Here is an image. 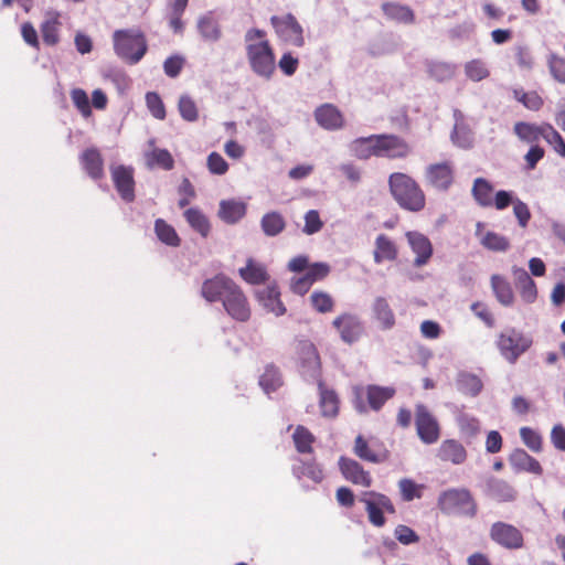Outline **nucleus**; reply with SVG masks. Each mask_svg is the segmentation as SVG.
<instances>
[{
    "mask_svg": "<svg viewBox=\"0 0 565 565\" xmlns=\"http://www.w3.org/2000/svg\"><path fill=\"white\" fill-rule=\"evenodd\" d=\"M498 349L501 355L511 364L529 350L532 340L515 329L507 330L499 335Z\"/></svg>",
    "mask_w": 565,
    "mask_h": 565,
    "instance_id": "obj_6",
    "label": "nucleus"
},
{
    "mask_svg": "<svg viewBox=\"0 0 565 565\" xmlns=\"http://www.w3.org/2000/svg\"><path fill=\"white\" fill-rule=\"evenodd\" d=\"M259 301L263 306L276 316L282 313V305L280 301V291L277 286H268L257 292Z\"/></svg>",
    "mask_w": 565,
    "mask_h": 565,
    "instance_id": "obj_34",
    "label": "nucleus"
},
{
    "mask_svg": "<svg viewBox=\"0 0 565 565\" xmlns=\"http://www.w3.org/2000/svg\"><path fill=\"white\" fill-rule=\"evenodd\" d=\"M451 139L457 146L461 148H468L472 143V136L470 131L459 125L455 126Z\"/></svg>",
    "mask_w": 565,
    "mask_h": 565,
    "instance_id": "obj_64",
    "label": "nucleus"
},
{
    "mask_svg": "<svg viewBox=\"0 0 565 565\" xmlns=\"http://www.w3.org/2000/svg\"><path fill=\"white\" fill-rule=\"evenodd\" d=\"M472 196L476 202L483 207L492 206L493 204V186L484 178H477L472 185Z\"/></svg>",
    "mask_w": 565,
    "mask_h": 565,
    "instance_id": "obj_33",
    "label": "nucleus"
},
{
    "mask_svg": "<svg viewBox=\"0 0 565 565\" xmlns=\"http://www.w3.org/2000/svg\"><path fill=\"white\" fill-rule=\"evenodd\" d=\"M394 535L404 545L414 544L419 541V536L411 527L403 524L395 527Z\"/></svg>",
    "mask_w": 565,
    "mask_h": 565,
    "instance_id": "obj_61",
    "label": "nucleus"
},
{
    "mask_svg": "<svg viewBox=\"0 0 565 565\" xmlns=\"http://www.w3.org/2000/svg\"><path fill=\"white\" fill-rule=\"evenodd\" d=\"M398 249L393 239L384 234L376 236L374 242V262L382 264L384 262H394L397 258Z\"/></svg>",
    "mask_w": 565,
    "mask_h": 565,
    "instance_id": "obj_24",
    "label": "nucleus"
},
{
    "mask_svg": "<svg viewBox=\"0 0 565 565\" xmlns=\"http://www.w3.org/2000/svg\"><path fill=\"white\" fill-rule=\"evenodd\" d=\"M513 214L516 217L519 225L521 227H526L531 218V213L529 206L520 199H515L513 202Z\"/></svg>",
    "mask_w": 565,
    "mask_h": 565,
    "instance_id": "obj_63",
    "label": "nucleus"
},
{
    "mask_svg": "<svg viewBox=\"0 0 565 565\" xmlns=\"http://www.w3.org/2000/svg\"><path fill=\"white\" fill-rule=\"evenodd\" d=\"M415 425L417 435L424 444L431 445L439 439V424L428 408L422 404L416 406Z\"/></svg>",
    "mask_w": 565,
    "mask_h": 565,
    "instance_id": "obj_8",
    "label": "nucleus"
},
{
    "mask_svg": "<svg viewBox=\"0 0 565 565\" xmlns=\"http://www.w3.org/2000/svg\"><path fill=\"white\" fill-rule=\"evenodd\" d=\"M405 237L412 252L416 255L414 264L417 267L427 264L433 255V245L429 238L418 231H408L405 233Z\"/></svg>",
    "mask_w": 565,
    "mask_h": 565,
    "instance_id": "obj_15",
    "label": "nucleus"
},
{
    "mask_svg": "<svg viewBox=\"0 0 565 565\" xmlns=\"http://www.w3.org/2000/svg\"><path fill=\"white\" fill-rule=\"evenodd\" d=\"M458 390L466 395L477 396L482 390L481 380L470 373H461L457 380Z\"/></svg>",
    "mask_w": 565,
    "mask_h": 565,
    "instance_id": "obj_43",
    "label": "nucleus"
},
{
    "mask_svg": "<svg viewBox=\"0 0 565 565\" xmlns=\"http://www.w3.org/2000/svg\"><path fill=\"white\" fill-rule=\"evenodd\" d=\"M390 191L398 205L411 212H419L425 207L426 198L418 183L409 175L401 172L388 178Z\"/></svg>",
    "mask_w": 565,
    "mask_h": 565,
    "instance_id": "obj_2",
    "label": "nucleus"
},
{
    "mask_svg": "<svg viewBox=\"0 0 565 565\" xmlns=\"http://www.w3.org/2000/svg\"><path fill=\"white\" fill-rule=\"evenodd\" d=\"M178 109L181 117L189 122L196 121L199 109L195 102L189 95H182L178 102Z\"/></svg>",
    "mask_w": 565,
    "mask_h": 565,
    "instance_id": "obj_47",
    "label": "nucleus"
},
{
    "mask_svg": "<svg viewBox=\"0 0 565 565\" xmlns=\"http://www.w3.org/2000/svg\"><path fill=\"white\" fill-rule=\"evenodd\" d=\"M146 104L150 114L159 120H163L167 116L166 106L156 92H149L146 94Z\"/></svg>",
    "mask_w": 565,
    "mask_h": 565,
    "instance_id": "obj_52",
    "label": "nucleus"
},
{
    "mask_svg": "<svg viewBox=\"0 0 565 565\" xmlns=\"http://www.w3.org/2000/svg\"><path fill=\"white\" fill-rule=\"evenodd\" d=\"M438 457L444 461L461 465L467 459V451L459 441L447 439L441 443L438 449Z\"/></svg>",
    "mask_w": 565,
    "mask_h": 565,
    "instance_id": "obj_26",
    "label": "nucleus"
},
{
    "mask_svg": "<svg viewBox=\"0 0 565 565\" xmlns=\"http://www.w3.org/2000/svg\"><path fill=\"white\" fill-rule=\"evenodd\" d=\"M339 467H340V470H341L343 477L347 480H349L355 484H360L362 487L371 486V482H372L371 476L355 460H352V459H349L345 457H341L339 459Z\"/></svg>",
    "mask_w": 565,
    "mask_h": 565,
    "instance_id": "obj_21",
    "label": "nucleus"
},
{
    "mask_svg": "<svg viewBox=\"0 0 565 565\" xmlns=\"http://www.w3.org/2000/svg\"><path fill=\"white\" fill-rule=\"evenodd\" d=\"M285 43L295 46L303 45V30L298 21L290 14L285 15Z\"/></svg>",
    "mask_w": 565,
    "mask_h": 565,
    "instance_id": "obj_41",
    "label": "nucleus"
},
{
    "mask_svg": "<svg viewBox=\"0 0 565 565\" xmlns=\"http://www.w3.org/2000/svg\"><path fill=\"white\" fill-rule=\"evenodd\" d=\"M457 424L460 433L466 437H475L480 431L479 420L469 414H459L457 416Z\"/></svg>",
    "mask_w": 565,
    "mask_h": 565,
    "instance_id": "obj_48",
    "label": "nucleus"
},
{
    "mask_svg": "<svg viewBox=\"0 0 565 565\" xmlns=\"http://www.w3.org/2000/svg\"><path fill=\"white\" fill-rule=\"evenodd\" d=\"M310 305L319 313H329L333 311L334 300L330 294L321 290L313 291L310 297Z\"/></svg>",
    "mask_w": 565,
    "mask_h": 565,
    "instance_id": "obj_45",
    "label": "nucleus"
},
{
    "mask_svg": "<svg viewBox=\"0 0 565 565\" xmlns=\"http://www.w3.org/2000/svg\"><path fill=\"white\" fill-rule=\"evenodd\" d=\"M79 162L92 179L100 180L104 177V159L97 148L85 149L79 156Z\"/></svg>",
    "mask_w": 565,
    "mask_h": 565,
    "instance_id": "obj_20",
    "label": "nucleus"
},
{
    "mask_svg": "<svg viewBox=\"0 0 565 565\" xmlns=\"http://www.w3.org/2000/svg\"><path fill=\"white\" fill-rule=\"evenodd\" d=\"M520 436L522 441L534 452L542 450V437L541 435L530 427H522L520 429Z\"/></svg>",
    "mask_w": 565,
    "mask_h": 565,
    "instance_id": "obj_56",
    "label": "nucleus"
},
{
    "mask_svg": "<svg viewBox=\"0 0 565 565\" xmlns=\"http://www.w3.org/2000/svg\"><path fill=\"white\" fill-rule=\"evenodd\" d=\"M547 66L552 77L559 84H565V58L555 53L547 55Z\"/></svg>",
    "mask_w": 565,
    "mask_h": 565,
    "instance_id": "obj_49",
    "label": "nucleus"
},
{
    "mask_svg": "<svg viewBox=\"0 0 565 565\" xmlns=\"http://www.w3.org/2000/svg\"><path fill=\"white\" fill-rule=\"evenodd\" d=\"M301 374L307 381L321 380V364L318 352L312 343L305 342L301 349Z\"/></svg>",
    "mask_w": 565,
    "mask_h": 565,
    "instance_id": "obj_16",
    "label": "nucleus"
},
{
    "mask_svg": "<svg viewBox=\"0 0 565 565\" xmlns=\"http://www.w3.org/2000/svg\"><path fill=\"white\" fill-rule=\"evenodd\" d=\"M241 277L248 284L258 285L267 280L266 268L253 259H248L246 266L239 269Z\"/></svg>",
    "mask_w": 565,
    "mask_h": 565,
    "instance_id": "obj_37",
    "label": "nucleus"
},
{
    "mask_svg": "<svg viewBox=\"0 0 565 565\" xmlns=\"http://www.w3.org/2000/svg\"><path fill=\"white\" fill-rule=\"evenodd\" d=\"M234 284L235 282L224 274H217L203 281L201 295L209 302H215L218 300L223 302L228 290Z\"/></svg>",
    "mask_w": 565,
    "mask_h": 565,
    "instance_id": "obj_13",
    "label": "nucleus"
},
{
    "mask_svg": "<svg viewBox=\"0 0 565 565\" xmlns=\"http://www.w3.org/2000/svg\"><path fill=\"white\" fill-rule=\"evenodd\" d=\"M513 129L518 138L527 143H534L539 141L542 134V125H535L524 121L516 122Z\"/></svg>",
    "mask_w": 565,
    "mask_h": 565,
    "instance_id": "obj_42",
    "label": "nucleus"
},
{
    "mask_svg": "<svg viewBox=\"0 0 565 565\" xmlns=\"http://www.w3.org/2000/svg\"><path fill=\"white\" fill-rule=\"evenodd\" d=\"M259 384L266 394L277 391L280 387L278 369L273 365L267 366L260 376Z\"/></svg>",
    "mask_w": 565,
    "mask_h": 565,
    "instance_id": "obj_46",
    "label": "nucleus"
},
{
    "mask_svg": "<svg viewBox=\"0 0 565 565\" xmlns=\"http://www.w3.org/2000/svg\"><path fill=\"white\" fill-rule=\"evenodd\" d=\"M246 214V205L243 202L230 200L220 203L218 217L227 224L238 222Z\"/></svg>",
    "mask_w": 565,
    "mask_h": 565,
    "instance_id": "obj_31",
    "label": "nucleus"
},
{
    "mask_svg": "<svg viewBox=\"0 0 565 565\" xmlns=\"http://www.w3.org/2000/svg\"><path fill=\"white\" fill-rule=\"evenodd\" d=\"M245 43L254 72L263 76H269L275 70V57L266 39V33L259 29H250L245 34Z\"/></svg>",
    "mask_w": 565,
    "mask_h": 565,
    "instance_id": "obj_1",
    "label": "nucleus"
},
{
    "mask_svg": "<svg viewBox=\"0 0 565 565\" xmlns=\"http://www.w3.org/2000/svg\"><path fill=\"white\" fill-rule=\"evenodd\" d=\"M114 51L128 64H137L147 53L145 34L139 30H116L113 34Z\"/></svg>",
    "mask_w": 565,
    "mask_h": 565,
    "instance_id": "obj_3",
    "label": "nucleus"
},
{
    "mask_svg": "<svg viewBox=\"0 0 565 565\" xmlns=\"http://www.w3.org/2000/svg\"><path fill=\"white\" fill-rule=\"evenodd\" d=\"M354 452L359 458L363 460L370 462L380 461L379 456L373 450L370 449L367 443L363 439L362 436H358L355 438Z\"/></svg>",
    "mask_w": 565,
    "mask_h": 565,
    "instance_id": "obj_58",
    "label": "nucleus"
},
{
    "mask_svg": "<svg viewBox=\"0 0 565 565\" xmlns=\"http://www.w3.org/2000/svg\"><path fill=\"white\" fill-rule=\"evenodd\" d=\"M305 225L302 232L307 235H312L321 231L323 222L320 218L319 212L310 210L305 214Z\"/></svg>",
    "mask_w": 565,
    "mask_h": 565,
    "instance_id": "obj_57",
    "label": "nucleus"
},
{
    "mask_svg": "<svg viewBox=\"0 0 565 565\" xmlns=\"http://www.w3.org/2000/svg\"><path fill=\"white\" fill-rule=\"evenodd\" d=\"M353 394L354 408L360 414H365L367 412V405L363 401L364 396L369 402L370 408L377 412L395 395V388L392 386L379 385H367L366 387L356 386L353 388Z\"/></svg>",
    "mask_w": 565,
    "mask_h": 565,
    "instance_id": "obj_4",
    "label": "nucleus"
},
{
    "mask_svg": "<svg viewBox=\"0 0 565 565\" xmlns=\"http://www.w3.org/2000/svg\"><path fill=\"white\" fill-rule=\"evenodd\" d=\"M186 222L201 236L207 237L211 232V223L206 215L198 207H190L183 213Z\"/></svg>",
    "mask_w": 565,
    "mask_h": 565,
    "instance_id": "obj_32",
    "label": "nucleus"
},
{
    "mask_svg": "<svg viewBox=\"0 0 565 565\" xmlns=\"http://www.w3.org/2000/svg\"><path fill=\"white\" fill-rule=\"evenodd\" d=\"M71 98L74 106L78 109L83 117L87 118L92 115V108L86 92L82 88H74L71 92Z\"/></svg>",
    "mask_w": 565,
    "mask_h": 565,
    "instance_id": "obj_53",
    "label": "nucleus"
},
{
    "mask_svg": "<svg viewBox=\"0 0 565 565\" xmlns=\"http://www.w3.org/2000/svg\"><path fill=\"white\" fill-rule=\"evenodd\" d=\"M377 136L356 138L350 142L349 149L352 156L359 159H369L372 156L377 157Z\"/></svg>",
    "mask_w": 565,
    "mask_h": 565,
    "instance_id": "obj_29",
    "label": "nucleus"
},
{
    "mask_svg": "<svg viewBox=\"0 0 565 565\" xmlns=\"http://www.w3.org/2000/svg\"><path fill=\"white\" fill-rule=\"evenodd\" d=\"M154 233L158 239L168 246L178 247L181 244V238L174 227L163 218L154 221Z\"/></svg>",
    "mask_w": 565,
    "mask_h": 565,
    "instance_id": "obj_36",
    "label": "nucleus"
},
{
    "mask_svg": "<svg viewBox=\"0 0 565 565\" xmlns=\"http://www.w3.org/2000/svg\"><path fill=\"white\" fill-rule=\"evenodd\" d=\"M360 501L364 503L369 521L377 527L385 524L384 512H395L390 498L379 492L366 491L361 495Z\"/></svg>",
    "mask_w": 565,
    "mask_h": 565,
    "instance_id": "obj_7",
    "label": "nucleus"
},
{
    "mask_svg": "<svg viewBox=\"0 0 565 565\" xmlns=\"http://www.w3.org/2000/svg\"><path fill=\"white\" fill-rule=\"evenodd\" d=\"M371 317L381 330H391L395 326V315L388 300L376 297L371 305Z\"/></svg>",
    "mask_w": 565,
    "mask_h": 565,
    "instance_id": "obj_19",
    "label": "nucleus"
},
{
    "mask_svg": "<svg viewBox=\"0 0 565 565\" xmlns=\"http://www.w3.org/2000/svg\"><path fill=\"white\" fill-rule=\"evenodd\" d=\"M438 507L447 514L472 516L476 513V504L467 489H449L444 491L438 498Z\"/></svg>",
    "mask_w": 565,
    "mask_h": 565,
    "instance_id": "obj_5",
    "label": "nucleus"
},
{
    "mask_svg": "<svg viewBox=\"0 0 565 565\" xmlns=\"http://www.w3.org/2000/svg\"><path fill=\"white\" fill-rule=\"evenodd\" d=\"M207 168L213 174H224L228 170V164L218 152H211L207 157Z\"/></svg>",
    "mask_w": 565,
    "mask_h": 565,
    "instance_id": "obj_60",
    "label": "nucleus"
},
{
    "mask_svg": "<svg viewBox=\"0 0 565 565\" xmlns=\"http://www.w3.org/2000/svg\"><path fill=\"white\" fill-rule=\"evenodd\" d=\"M319 407L321 415L334 418L339 413V397L337 393L327 387L322 380H318Z\"/></svg>",
    "mask_w": 565,
    "mask_h": 565,
    "instance_id": "obj_22",
    "label": "nucleus"
},
{
    "mask_svg": "<svg viewBox=\"0 0 565 565\" xmlns=\"http://www.w3.org/2000/svg\"><path fill=\"white\" fill-rule=\"evenodd\" d=\"M294 472L298 478L306 476L315 482H321L324 477L321 467L315 462L303 463L300 467H295Z\"/></svg>",
    "mask_w": 565,
    "mask_h": 565,
    "instance_id": "obj_55",
    "label": "nucleus"
},
{
    "mask_svg": "<svg viewBox=\"0 0 565 565\" xmlns=\"http://www.w3.org/2000/svg\"><path fill=\"white\" fill-rule=\"evenodd\" d=\"M184 63L185 61L182 56L173 55L168 57L163 63L166 75L169 77H177L181 73Z\"/></svg>",
    "mask_w": 565,
    "mask_h": 565,
    "instance_id": "obj_62",
    "label": "nucleus"
},
{
    "mask_svg": "<svg viewBox=\"0 0 565 565\" xmlns=\"http://www.w3.org/2000/svg\"><path fill=\"white\" fill-rule=\"evenodd\" d=\"M476 236L479 238L480 244L492 252H505L510 247V242L507 237L490 231H484L482 223H477Z\"/></svg>",
    "mask_w": 565,
    "mask_h": 565,
    "instance_id": "obj_23",
    "label": "nucleus"
},
{
    "mask_svg": "<svg viewBox=\"0 0 565 565\" xmlns=\"http://www.w3.org/2000/svg\"><path fill=\"white\" fill-rule=\"evenodd\" d=\"M198 26L201 35L205 40L216 41L221 36V30L217 22L210 17H203L200 19Z\"/></svg>",
    "mask_w": 565,
    "mask_h": 565,
    "instance_id": "obj_51",
    "label": "nucleus"
},
{
    "mask_svg": "<svg viewBox=\"0 0 565 565\" xmlns=\"http://www.w3.org/2000/svg\"><path fill=\"white\" fill-rule=\"evenodd\" d=\"M288 430H291V441L299 454H311L312 445L316 441L313 434L305 426L298 425L296 427L289 426Z\"/></svg>",
    "mask_w": 565,
    "mask_h": 565,
    "instance_id": "obj_28",
    "label": "nucleus"
},
{
    "mask_svg": "<svg viewBox=\"0 0 565 565\" xmlns=\"http://www.w3.org/2000/svg\"><path fill=\"white\" fill-rule=\"evenodd\" d=\"M382 10L385 17L402 24H412L415 20L413 10L405 4L398 2H384Z\"/></svg>",
    "mask_w": 565,
    "mask_h": 565,
    "instance_id": "obj_30",
    "label": "nucleus"
},
{
    "mask_svg": "<svg viewBox=\"0 0 565 565\" xmlns=\"http://www.w3.org/2000/svg\"><path fill=\"white\" fill-rule=\"evenodd\" d=\"M330 273V266L327 263H313L310 264L305 275L311 284L322 280Z\"/></svg>",
    "mask_w": 565,
    "mask_h": 565,
    "instance_id": "obj_59",
    "label": "nucleus"
},
{
    "mask_svg": "<svg viewBox=\"0 0 565 565\" xmlns=\"http://www.w3.org/2000/svg\"><path fill=\"white\" fill-rule=\"evenodd\" d=\"M262 227L266 235L275 236L282 230V218L278 213H268L262 220Z\"/></svg>",
    "mask_w": 565,
    "mask_h": 565,
    "instance_id": "obj_54",
    "label": "nucleus"
},
{
    "mask_svg": "<svg viewBox=\"0 0 565 565\" xmlns=\"http://www.w3.org/2000/svg\"><path fill=\"white\" fill-rule=\"evenodd\" d=\"M60 13L56 11H49L45 14L44 21L40 25L43 42L49 46H54L60 42Z\"/></svg>",
    "mask_w": 565,
    "mask_h": 565,
    "instance_id": "obj_25",
    "label": "nucleus"
},
{
    "mask_svg": "<svg viewBox=\"0 0 565 565\" xmlns=\"http://www.w3.org/2000/svg\"><path fill=\"white\" fill-rule=\"evenodd\" d=\"M111 178L120 198L126 202H132L135 200L134 170L124 166L116 167L111 171Z\"/></svg>",
    "mask_w": 565,
    "mask_h": 565,
    "instance_id": "obj_17",
    "label": "nucleus"
},
{
    "mask_svg": "<svg viewBox=\"0 0 565 565\" xmlns=\"http://www.w3.org/2000/svg\"><path fill=\"white\" fill-rule=\"evenodd\" d=\"M332 326L338 331L341 340L348 344L356 342L364 331L360 318L348 312L335 317L332 321Z\"/></svg>",
    "mask_w": 565,
    "mask_h": 565,
    "instance_id": "obj_10",
    "label": "nucleus"
},
{
    "mask_svg": "<svg viewBox=\"0 0 565 565\" xmlns=\"http://www.w3.org/2000/svg\"><path fill=\"white\" fill-rule=\"evenodd\" d=\"M426 182L436 190L447 191L454 182V166L449 161L433 163L425 169Z\"/></svg>",
    "mask_w": 565,
    "mask_h": 565,
    "instance_id": "obj_11",
    "label": "nucleus"
},
{
    "mask_svg": "<svg viewBox=\"0 0 565 565\" xmlns=\"http://www.w3.org/2000/svg\"><path fill=\"white\" fill-rule=\"evenodd\" d=\"M466 77L475 83L487 79L491 72L488 63L482 58H472L463 64Z\"/></svg>",
    "mask_w": 565,
    "mask_h": 565,
    "instance_id": "obj_35",
    "label": "nucleus"
},
{
    "mask_svg": "<svg viewBox=\"0 0 565 565\" xmlns=\"http://www.w3.org/2000/svg\"><path fill=\"white\" fill-rule=\"evenodd\" d=\"M491 287L498 301L509 307L513 303L514 295L510 284L501 276L493 275L491 277Z\"/></svg>",
    "mask_w": 565,
    "mask_h": 565,
    "instance_id": "obj_38",
    "label": "nucleus"
},
{
    "mask_svg": "<svg viewBox=\"0 0 565 565\" xmlns=\"http://www.w3.org/2000/svg\"><path fill=\"white\" fill-rule=\"evenodd\" d=\"M398 488L403 500L412 501L414 499H419L422 497L424 486L416 483L412 479L404 478L399 480Z\"/></svg>",
    "mask_w": 565,
    "mask_h": 565,
    "instance_id": "obj_50",
    "label": "nucleus"
},
{
    "mask_svg": "<svg viewBox=\"0 0 565 565\" xmlns=\"http://www.w3.org/2000/svg\"><path fill=\"white\" fill-rule=\"evenodd\" d=\"M377 136V157L391 159L405 158L411 152V147L402 138L394 135Z\"/></svg>",
    "mask_w": 565,
    "mask_h": 565,
    "instance_id": "obj_14",
    "label": "nucleus"
},
{
    "mask_svg": "<svg viewBox=\"0 0 565 565\" xmlns=\"http://www.w3.org/2000/svg\"><path fill=\"white\" fill-rule=\"evenodd\" d=\"M490 536L495 543L509 550H516L523 546L522 533L515 526L508 523H494L491 526Z\"/></svg>",
    "mask_w": 565,
    "mask_h": 565,
    "instance_id": "obj_12",
    "label": "nucleus"
},
{
    "mask_svg": "<svg viewBox=\"0 0 565 565\" xmlns=\"http://www.w3.org/2000/svg\"><path fill=\"white\" fill-rule=\"evenodd\" d=\"M488 494L498 501H511L515 498L514 489L505 481L491 479L487 483Z\"/></svg>",
    "mask_w": 565,
    "mask_h": 565,
    "instance_id": "obj_39",
    "label": "nucleus"
},
{
    "mask_svg": "<svg viewBox=\"0 0 565 565\" xmlns=\"http://www.w3.org/2000/svg\"><path fill=\"white\" fill-rule=\"evenodd\" d=\"M225 311L235 320L245 322L250 317V307L246 296L236 284L228 290L223 300Z\"/></svg>",
    "mask_w": 565,
    "mask_h": 565,
    "instance_id": "obj_9",
    "label": "nucleus"
},
{
    "mask_svg": "<svg viewBox=\"0 0 565 565\" xmlns=\"http://www.w3.org/2000/svg\"><path fill=\"white\" fill-rule=\"evenodd\" d=\"M317 124L330 131L339 130L344 127L342 113L332 104H323L315 110Z\"/></svg>",
    "mask_w": 565,
    "mask_h": 565,
    "instance_id": "obj_18",
    "label": "nucleus"
},
{
    "mask_svg": "<svg viewBox=\"0 0 565 565\" xmlns=\"http://www.w3.org/2000/svg\"><path fill=\"white\" fill-rule=\"evenodd\" d=\"M509 461L511 467L516 471H527L534 475L542 473V467L540 462L523 449L514 450L511 454Z\"/></svg>",
    "mask_w": 565,
    "mask_h": 565,
    "instance_id": "obj_27",
    "label": "nucleus"
},
{
    "mask_svg": "<svg viewBox=\"0 0 565 565\" xmlns=\"http://www.w3.org/2000/svg\"><path fill=\"white\" fill-rule=\"evenodd\" d=\"M146 161L150 168L159 167L163 170H172L174 159L167 149L154 148L146 153Z\"/></svg>",
    "mask_w": 565,
    "mask_h": 565,
    "instance_id": "obj_40",
    "label": "nucleus"
},
{
    "mask_svg": "<svg viewBox=\"0 0 565 565\" xmlns=\"http://www.w3.org/2000/svg\"><path fill=\"white\" fill-rule=\"evenodd\" d=\"M429 75L436 81L444 82L454 77L456 66L447 62H429L427 64Z\"/></svg>",
    "mask_w": 565,
    "mask_h": 565,
    "instance_id": "obj_44",
    "label": "nucleus"
}]
</instances>
